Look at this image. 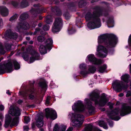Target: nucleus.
Instances as JSON below:
<instances>
[{
	"mask_svg": "<svg viewBox=\"0 0 131 131\" xmlns=\"http://www.w3.org/2000/svg\"><path fill=\"white\" fill-rule=\"evenodd\" d=\"M124 94L123 93H120L119 94L118 96L119 97H122V96H124Z\"/></svg>",
	"mask_w": 131,
	"mask_h": 131,
	"instance_id": "69168bd1",
	"label": "nucleus"
},
{
	"mask_svg": "<svg viewBox=\"0 0 131 131\" xmlns=\"http://www.w3.org/2000/svg\"><path fill=\"white\" fill-rule=\"evenodd\" d=\"M79 68L80 70V73L84 77H85V73L87 69V65L84 63L79 64Z\"/></svg>",
	"mask_w": 131,
	"mask_h": 131,
	"instance_id": "f3484780",
	"label": "nucleus"
},
{
	"mask_svg": "<svg viewBox=\"0 0 131 131\" xmlns=\"http://www.w3.org/2000/svg\"><path fill=\"white\" fill-rule=\"evenodd\" d=\"M25 27H24V28L25 29H27L29 27V25L28 24H27L26 25Z\"/></svg>",
	"mask_w": 131,
	"mask_h": 131,
	"instance_id": "603ef678",
	"label": "nucleus"
},
{
	"mask_svg": "<svg viewBox=\"0 0 131 131\" xmlns=\"http://www.w3.org/2000/svg\"><path fill=\"white\" fill-rule=\"evenodd\" d=\"M63 25V21L60 17H56L53 23L52 31L54 33H57L61 30Z\"/></svg>",
	"mask_w": 131,
	"mask_h": 131,
	"instance_id": "39448f33",
	"label": "nucleus"
},
{
	"mask_svg": "<svg viewBox=\"0 0 131 131\" xmlns=\"http://www.w3.org/2000/svg\"><path fill=\"white\" fill-rule=\"evenodd\" d=\"M16 18V17H11L9 20L10 21H12Z\"/></svg>",
	"mask_w": 131,
	"mask_h": 131,
	"instance_id": "864d4df0",
	"label": "nucleus"
},
{
	"mask_svg": "<svg viewBox=\"0 0 131 131\" xmlns=\"http://www.w3.org/2000/svg\"><path fill=\"white\" fill-rule=\"evenodd\" d=\"M1 13L3 16H7L8 14V9L5 7H3L1 9Z\"/></svg>",
	"mask_w": 131,
	"mask_h": 131,
	"instance_id": "5701e85b",
	"label": "nucleus"
},
{
	"mask_svg": "<svg viewBox=\"0 0 131 131\" xmlns=\"http://www.w3.org/2000/svg\"><path fill=\"white\" fill-rule=\"evenodd\" d=\"M83 1L82 0L80 1L79 3V6L80 8L82 7L83 6Z\"/></svg>",
	"mask_w": 131,
	"mask_h": 131,
	"instance_id": "c03bdc74",
	"label": "nucleus"
},
{
	"mask_svg": "<svg viewBox=\"0 0 131 131\" xmlns=\"http://www.w3.org/2000/svg\"><path fill=\"white\" fill-rule=\"evenodd\" d=\"M129 70H130V74H131V64H130L129 65Z\"/></svg>",
	"mask_w": 131,
	"mask_h": 131,
	"instance_id": "774afa93",
	"label": "nucleus"
},
{
	"mask_svg": "<svg viewBox=\"0 0 131 131\" xmlns=\"http://www.w3.org/2000/svg\"><path fill=\"white\" fill-rule=\"evenodd\" d=\"M51 10L52 12H56V14L57 16H61V12L60 9L57 7L52 8Z\"/></svg>",
	"mask_w": 131,
	"mask_h": 131,
	"instance_id": "393cba45",
	"label": "nucleus"
},
{
	"mask_svg": "<svg viewBox=\"0 0 131 131\" xmlns=\"http://www.w3.org/2000/svg\"><path fill=\"white\" fill-rule=\"evenodd\" d=\"M95 67L93 66L89 65L87 68V69L85 74V77L88 74H90L94 73L96 71Z\"/></svg>",
	"mask_w": 131,
	"mask_h": 131,
	"instance_id": "a211bd4d",
	"label": "nucleus"
},
{
	"mask_svg": "<svg viewBox=\"0 0 131 131\" xmlns=\"http://www.w3.org/2000/svg\"><path fill=\"white\" fill-rule=\"evenodd\" d=\"M103 22H105L108 27H112L114 26V21L113 17H103L102 18Z\"/></svg>",
	"mask_w": 131,
	"mask_h": 131,
	"instance_id": "ddd939ff",
	"label": "nucleus"
},
{
	"mask_svg": "<svg viewBox=\"0 0 131 131\" xmlns=\"http://www.w3.org/2000/svg\"><path fill=\"white\" fill-rule=\"evenodd\" d=\"M24 129V131H28L29 129L28 127L27 126H24L23 127Z\"/></svg>",
	"mask_w": 131,
	"mask_h": 131,
	"instance_id": "8fccbe9b",
	"label": "nucleus"
},
{
	"mask_svg": "<svg viewBox=\"0 0 131 131\" xmlns=\"http://www.w3.org/2000/svg\"><path fill=\"white\" fill-rule=\"evenodd\" d=\"M53 43V40L51 38H48L46 40L44 43L45 45L47 46V47L50 50L52 48V46Z\"/></svg>",
	"mask_w": 131,
	"mask_h": 131,
	"instance_id": "4be33fe9",
	"label": "nucleus"
},
{
	"mask_svg": "<svg viewBox=\"0 0 131 131\" xmlns=\"http://www.w3.org/2000/svg\"><path fill=\"white\" fill-rule=\"evenodd\" d=\"M73 129V128L72 127H70L68 128L66 131H72Z\"/></svg>",
	"mask_w": 131,
	"mask_h": 131,
	"instance_id": "5fc2aeb1",
	"label": "nucleus"
},
{
	"mask_svg": "<svg viewBox=\"0 0 131 131\" xmlns=\"http://www.w3.org/2000/svg\"><path fill=\"white\" fill-rule=\"evenodd\" d=\"M131 112V107L126 104L123 105L121 110L120 111L121 115L123 116Z\"/></svg>",
	"mask_w": 131,
	"mask_h": 131,
	"instance_id": "4468645a",
	"label": "nucleus"
},
{
	"mask_svg": "<svg viewBox=\"0 0 131 131\" xmlns=\"http://www.w3.org/2000/svg\"><path fill=\"white\" fill-rule=\"evenodd\" d=\"M92 126L91 124H88L86 126L84 131H92Z\"/></svg>",
	"mask_w": 131,
	"mask_h": 131,
	"instance_id": "7c9ffc66",
	"label": "nucleus"
},
{
	"mask_svg": "<svg viewBox=\"0 0 131 131\" xmlns=\"http://www.w3.org/2000/svg\"><path fill=\"white\" fill-rule=\"evenodd\" d=\"M98 124L100 127H102L105 129H108V128L107 125L104 121H100L99 122Z\"/></svg>",
	"mask_w": 131,
	"mask_h": 131,
	"instance_id": "a878e982",
	"label": "nucleus"
},
{
	"mask_svg": "<svg viewBox=\"0 0 131 131\" xmlns=\"http://www.w3.org/2000/svg\"><path fill=\"white\" fill-rule=\"evenodd\" d=\"M128 43L129 45H131V34L129 36L128 40Z\"/></svg>",
	"mask_w": 131,
	"mask_h": 131,
	"instance_id": "09e8293b",
	"label": "nucleus"
},
{
	"mask_svg": "<svg viewBox=\"0 0 131 131\" xmlns=\"http://www.w3.org/2000/svg\"><path fill=\"white\" fill-rule=\"evenodd\" d=\"M5 52V51L4 50L3 46L2 45L0 46V54H3Z\"/></svg>",
	"mask_w": 131,
	"mask_h": 131,
	"instance_id": "e433bc0d",
	"label": "nucleus"
},
{
	"mask_svg": "<svg viewBox=\"0 0 131 131\" xmlns=\"http://www.w3.org/2000/svg\"><path fill=\"white\" fill-rule=\"evenodd\" d=\"M109 126L111 127H112L113 126V123L112 121H111L109 123Z\"/></svg>",
	"mask_w": 131,
	"mask_h": 131,
	"instance_id": "6e6d98bb",
	"label": "nucleus"
},
{
	"mask_svg": "<svg viewBox=\"0 0 131 131\" xmlns=\"http://www.w3.org/2000/svg\"><path fill=\"white\" fill-rule=\"evenodd\" d=\"M60 127H59L58 125L56 124L55 125L54 127L53 131H59Z\"/></svg>",
	"mask_w": 131,
	"mask_h": 131,
	"instance_id": "58836bf2",
	"label": "nucleus"
},
{
	"mask_svg": "<svg viewBox=\"0 0 131 131\" xmlns=\"http://www.w3.org/2000/svg\"><path fill=\"white\" fill-rule=\"evenodd\" d=\"M47 46L44 44L40 45L39 48V51L40 53L42 54H45L47 53V50H49V49Z\"/></svg>",
	"mask_w": 131,
	"mask_h": 131,
	"instance_id": "412c9836",
	"label": "nucleus"
},
{
	"mask_svg": "<svg viewBox=\"0 0 131 131\" xmlns=\"http://www.w3.org/2000/svg\"><path fill=\"white\" fill-rule=\"evenodd\" d=\"M20 111L19 108H14L11 106L8 111L9 114L6 115L5 127H7L10 125L11 127L17 126L18 123L19 116L20 114Z\"/></svg>",
	"mask_w": 131,
	"mask_h": 131,
	"instance_id": "f03ea898",
	"label": "nucleus"
},
{
	"mask_svg": "<svg viewBox=\"0 0 131 131\" xmlns=\"http://www.w3.org/2000/svg\"><path fill=\"white\" fill-rule=\"evenodd\" d=\"M130 77V76L129 74H125L122 75L121 78V80L126 83H128L129 81H130L129 89L131 90V79L130 80H129Z\"/></svg>",
	"mask_w": 131,
	"mask_h": 131,
	"instance_id": "6ab92c4d",
	"label": "nucleus"
},
{
	"mask_svg": "<svg viewBox=\"0 0 131 131\" xmlns=\"http://www.w3.org/2000/svg\"><path fill=\"white\" fill-rule=\"evenodd\" d=\"M86 107L90 114H91L94 112L95 108L92 105V103L89 99L86 98L84 100Z\"/></svg>",
	"mask_w": 131,
	"mask_h": 131,
	"instance_id": "f8f14e48",
	"label": "nucleus"
},
{
	"mask_svg": "<svg viewBox=\"0 0 131 131\" xmlns=\"http://www.w3.org/2000/svg\"><path fill=\"white\" fill-rule=\"evenodd\" d=\"M107 68V66L105 64H104L103 65L100 67L99 69V71L101 73L103 72Z\"/></svg>",
	"mask_w": 131,
	"mask_h": 131,
	"instance_id": "c85d7f7f",
	"label": "nucleus"
},
{
	"mask_svg": "<svg viewBox=\"0 0 131 131\" xmlns=\"http://www.w3.org/2000/svg\"><path fill=\"white\" fill-rule=\"evenodd\" d=\"M29 15L28 13L25 12L22 14L20 16H28Z\"/></svg>",
	"mask_w": 131,
	"mask_h": 131,
	"instance_id": "a18cd8bd",
	"label": "nucleus"
},
{
	"mask_svg": "<svg viewBox=\"0 0 131 131\" xmlns=\"http://www.w3.org/2000/svg\"><path fill=\"white\" fill-rule=\"evenodd\" d=\"M49 26L47 25H45L43 27V29L45 31H47L49 29Z\"/></svg>",
	"mask_w": 131,
	"mask_h": 131,
	"instance_id": "a19ab883",
	"label": "nucleus"
},
{
	"mask_svg": "<svg viewBox=\"0 0 131 131\" xmlns=\"http://www.w3.org/2000/svg\"><path fill=\"white\" fill-rule=\"evenodd\" d=\"M12 4L14 6H17L18 4L17 2L15 1H12Z\"/></svg>",
	"mask_w": 131,
	"mask_h": 131,
	"instance_id": "de8ad7c7",
	"label": "nucleus"
},
{
	"mask_svg": "<svg viewBox=\"0 0 131 131\" xmlns=\"http://www.w3.org/2000/svg\"><path fill=\"white\" fill-rule=\"evenodd\" d=\"M12 67V64L10 62H8L6 64H5L3 65H0V74L4 73L5 71L7 72L8 73L11 72L13 70Z\"/></svg>",
	"mask_w": 131,
	"mask_h": 131,
	"instance_id": "9d476101",
	"label": "nucleus"
},
{
	"mask_svg": "<svg viewBox=\"0 0 131 131\" xmlns=\"http://www.w3.org/2000/svg\"><path fill=\"white\" fill-rule=\"evenodd\" d=\"M81 22V17H77L76 19V23H80Z\"/></svg>",
	"mask_w": 131,
	"mask_h": 131,
	"instance_id": "79ce46f5",
	"label": "nucleus"
},
{
	"mask_svg": "<svg viewBox=\"0 0 131 131\" xmlns=\"http://www.w3.org/2000/svg\"><path fill=\"white\" fill-rule=\"evenodd\" d=\"M117 41V38L112 34H106L100 35L98 38L99 45L96 47L95 54L97 57L104 58L107 55L108 50L104 46L99 44L104 43L108 47H113L115 46Z\"/></svg>",
	"mask_w": 131,
	"mask_h": 131,
	"instance_id": "f257e3e1",
	"label": "nucleus"
},
{
	"mask_svg": "<svg viewBox=\"0 0 131 131\" xmlns=\"http://www.w3.org/2000/svg\"><path fill=\"white\" fill-rule=\"evenodd\" d=\"M40 6V5L39 4H35L34 5V6L35 7H38Z\"/></svg>",
	"mask_w": 131,
	"mask_h": 131,
	"instance_id": "e2e57ef3",
	"label": "nucleus"
},
{
	"mask_svg": "<svg viewBox=\"0 0 131 131\" xmlns=\"http://www.w3.org/2000/svg\"><path fill=\"white\" fill-rule=\"evenodd\" d=\"M30 99H33L34 98V95L32 94H30L29 95V96Z\"/></svg>",
	"mask_w": 131,
	"mask_h": 131,
	"instance_id": "4d7b16f0",
	"label": "nucleus"
},
{
	"mask_svg": "<svg viewBox=\"0 0 131 131\" xmlns=\"http://www.w3.org/2000/svg\"><path fill=\"white\" fill-rule=\"evenodd\" d=\"M64 19L67 20H69L70 19V17H64Z\"/></svg>",
	"mask_w": 131,
	"mask_h": 131,
	"instance_id": "052dcab7",
	"label": "nucleus"
},
{
	"mask_svg": "<svg viewBox=\"0 0 131 131\" xmlns=\"http://www.w3.org/2000/svg\"><path fill=\"white\" fill-rule=\"evenodd\" d=\"M90 99L95 101V105L103 106L105 105L108 100L105 94H103L101 96L97 91H93L90 94Z\"/></svg>",
	"mask_w": 131,
	"mask_h": 131,
	"instance_id": "7ed1b4c3",
	"label": "nucleus"
},
{
	"mask_svg": "<svg viewBox=\"0 0 131 131\" xmlns=\"http://www.w3.org/2000/svg\"><path fill=\"white\" fill-rule=\"evenodd\" d=\"M112 85L113 89L117 92H121L122 89H127L128 87V85L127 84L123 85L122 82L119 80L113 81Z\"/></svg>",
	"mask_w": 131,
	"mask_h": 131,
	"instance_id": "0eeeda50",
	"label": "nucleus"
},
{
	"mask_svg": "<svg viewBox=\"0 0 131 131\" xmlns=\"http://www.w3.org/2000/svg\"><path fill=\"white\" fill-rule=\"evenodd\" d=\"M76 31V30L72 28H69L68 29V32L69 34H73Z\"/></svg>",
	"mask_w": 131,
	"mask_h": 131,
	"instance_id": "2f4dec72",
	"label": "nucleus"
},
{
	"mask_svg": "<svg viewBox=\"0 0 131 131\" xmlns=\"http://www.w3.org/2000/svg\"><path fill=\"white\" fill-rule=\"evenodd\" d=\"M51 97L49 96H48L46 99L45 104L48 106V105L49 104L50 101V100Z\"/></svg>",
	"mask_w": 131,
	"mask_h": 131,
	"instance_id": "f704fd0d",
	"label": "nucleus"
},
{
	"mask_svg": "<svg viewBox=\"0 0 131 131\" xmlns=\"http://www.w3.org/2000/svg\"><path fill=\"white\" fill-rule=\"evenodd\" d=\"M67 126L66 125H61L60 126L59 131H65Z\"/></svg>",
	"mask_w": 131,
	"mask_h": 131,
	"instance_id": "473e14b6",
	"label": "nucleus"
},
{
	"mask_svg": "<svg viewBox=\"0 0 131 131\" xmlns=\"http://www.w3.org/2000/svg\"><path fill=\"white\" fill-rule=\"evenodd\" d=\"M53 21V19L52 17H46L45 21L48 24H50Z\"/></svg>",
	"mask_w": 131,
	"mask_h": 131,
	"instance_id": "cd10ccee",
	"label": "nucleus"
},
{
	"mask_svg": "<svg viewBox=\"0 0 131 131\" xmlns=\"http://www.w3.org/2000/svg\"><path fill=\"white\" fill-rule=\"evenodd\" d=\"M42 116H37L36 119V125L38 127H42L43 125Z\"/></svg>",
	"mask_w": 131,
	"mask_h": 131,
	"instance_id": "aec40b11",
	"label": "nucleus"
},
{
	"mask_svg": "<svg viewBox=\"0 0 131 131\" xmlns=\"http://www.w3.org/2000/svg\"><path fill=\"white\" fill-rule=\"evenodd\" d=\"M22 57L25 61H27L29 58L28 55L27 54H24L22 55Z\"/></svg>",
	"mask_w": 131,
	"mask_h": 131,
	"instance_id": "ea45409f",
	"label": "nucleus"
},
{
	"mask_svg": "<svg viewBox=\"0 0 131 131\" xmlns=\"http://www.w3.org/2000/svg\"><path fill=\"white\" fill-rule=\"evenodd\" d=\"M13 63L14 64V67L15 70H18L20 68V65L16 60L14 61H13Z\"/></svg>",
	"mask_w": 131,
	"mask_h": 131,
	"instance_id": "c756f323",
	"label": "nucleus"
},
{
	"mask_svg": "<svg viewBox=\"0 0 131 131\" xmlns=\"http://www.w3.org/2000/svg\"><path fill=\"white\" fill-rule=\"evenodd\" d=\"M39 86L42 88H45L46 86V83L45 81L40 82L39 83Z\"/></svg>",
	"mask_w": 131,
	"mask_h": 131,
	"instance_id": "72a5a7b5",
	"label": "nucleus"
},
{
	"mask_svg": "<svg viewBox=\"0 0 131 131\" xmlns=\"http://www.w3.org/2000/svg\"><path fill=\"white\" fill-rule=\"evenodd\" d=\"M85 108L83 102L81 100L77 101L72 106V109L75 112H83Z\"/></svg>",
	"mask_w": 131,
	"mask_h": 131,
	"instance_id": "6e6552de",
	"label": "nucleus"
},
{
	"mask_svg": "<svg viewBox=\"0 0 131 131\" xmlns=\"http://www.w3.org/2000/svg\"><path fill=\"white\" fill-rule=\"evenodd\" d=\"M130 96H131V91H128L127 92L126 96L128 97Z\"/></svg>",
	"mask_w": 131,
	"mask_h": 131,
	"instance_id": "49530a36",
	"label": "nucleus"
},
{
	"mask_svg": "<svg viewBox=\"0 0 131 131\" xmlns=\"http://www.w3.org/2000/svg\"><path fill=\"white\" fill-rule=\"evenodd\" d=\"M94 15L93 16H103L102 13L100 12H96L93 13Z\"/></svg>",
	"mask_w": 131,
	"mask_h": 131,
	"instance_id": "c9c22d12",
	"label": "nucleus"
},
{
	"mask_svg": "<svg viewBox=\"0 0 131 131\" xmlns=\"http://www.w3.org/2000/svg\"><path fill=\"white\" fill-rule=\"evenodd\" d=\"M14 36L12 37V38L14 39H16L17 37V35L16 34H13Z\"/></svg>",
	"mask_w": 131,
	"mask_h": 131,
	"instance_id": "3c124183",
	"label": "nucleus"
},
{
	"mask_svg": "<svg viewBox=\"0 0 131 131\" xmlns=\"http://www.w3.org/2000/svg\"><path fill=\"white\" fill-rule=\"evenodd\" d=\"M53 84H54L53 83V81H51L50 83V85L51 86H52L53 85Z\"/></svg>",
	"mask_w": 131,
	"mask_h": 131,
	"instance_id": "338daca9",
	"label": "nucleus"
},
{
	"mask_svg": "<svg viewBox=\"0 0 131 131\" xmlns=\"http://www.w3.org/2000/svg\"><path fill=\"white\" fill-rule=\"evenodd\" d=\"M6 93L9 95L11 94V92H10V91L9 90H8L6 91Z\"/></svg>",
	"mask_w": 131,
	"mask_h": 131,
	"instance_id": "0e129e2a",
	"label": "nucleus"
},
{
	"mask_svg": "<svg viewBox=\"0 0 131 131\" xmlns=\"http://www.w3.org/2000/svg\"><path fill=\"white\" fill-rule=\"evenodd\" d=\"M4 109V106L2 105H1L0 106V110H3Z\"/></svg>",
	"mask_w": 131,
	"mask_h": 131,
	"instance_id": "bf43d9fd",
	"label": "nucleus"
},
{
	"mask_svg": "<svg viewBox=\"0 0 131 131\" xmlns=\"http://www.w3.org/2000/svg\"><path fill=\"white\" fill-rule=\"evenodd\" d=\"M86 63H88L89 62L92 64L95 65H99L102 63V61L97 59L93 54H91L88 55L85 59Z\"/></svg>",
	"mask_w": 131,
	"mask_h": 131,
	"instance_id": "1a4fd4ad",
	"label": "nucleus"
},
{
	"mask_svg": "<svg viewBox=\"0 0 131 131\" xmlns=\"http://www.w3.org/2000/svg\"><path fill=\"white\" fill-rule=\"evenodd\" d=\"M31 53L32 56L30 58L29 63H31L35 60L41 59V58L40 57L39 54L35 51L32 50Z\"/></svg>",
	"mask_w": 131,
	"mask_h": 131,
	"instance_id": "2eb2a0df",
	"label": "nucleus"
},
{
	"mask_svg": "<svg viewBox=\"0 0 131 131\" xmlns=\"http://www.w3.org/2000/svg\"><path fill=\"white\" fill-rule=\"evenodd\" d=\"M40 30V29L39 28H37L36 29V31L34 33V34H36V32H37L38 31H39Z\"/></svg>",
	"mask_w": 131,
	"mask_h": 131,
	"instance_id": "680f3d73",
	"label": "nucleus"
},
{
	"mask_svg": "<svg viewBox=\"0 0 131 131\" xmlns=\"http://www.w3.org/2000/svg\"><path fill=\"white\" fill-rule=\"evenodd\" d=\"M119 112L118 109H116L112 111L111 112L108 114V117L111 119L117 121L120 119L119 117H115L114 116L118 114Z\"/></svg>",
	"mask_w": 131,
	"mask_h": 131,
	"instance_id": "dca6fc26",
	"label": "nucleus"
},
{
	"mask_svg": "<svg viewBox=\"0 0 131 131\" xmlns=\"http://www.w3.org/2000/svg\"><path fill=\"white\" fill-rule=\"evenodd\" d=\"M46 114L47 118H50L54 120L57 117V115L56 111L51 108H47L45 109Z\"/></svg>",
	"mask_w": 131,
	"mask_h": 131,
	"instance_id": "9b49d317",
	"label": "nucleus"
},
{
	"mask_svg": "<svg viewBox=\"0 0 131 131\" xmlns=\"http://www.w3.org/2000/svg\"><path fill=\"white\" fill-rule=\"evenodd\" d=\"M44 39V37L42 36H39L38 38V40L40 42L42 41Z\"/></svg>",
	"mask_w": 131,
	"mask_h": 131,
	"instance_id": "37998d69",
	"label": "nucleus"
},
{
	"mask_svg": "<svg viewBox=\"0 0 131 131\" xmlns=\"http://www.w3.org/2000/svg\"><path fill=\"white\" fill-rule=\"evenodd\" d=\"M43 11V8H39L36 10H31L32 14H41Z\"/></svg>",
	"mask_w": 131,
	"mask_h": 131,
	"instance_id": "b1692460",
	"label": "nucleus"
},
{
	"mask_svg": "<svg viewBox=\"0 0 131 131\" xmlns=\"http://www.w3.org/2000/svg\"><path fill=\"white\" fill-rule=\"evenodd\" d=\"M29 3L26 0H23L21 2L20 6L23 8L26 7L29 5Z\"/></svg>",
	"mask_w": 131,
	"mask_h": 131,
	"instance_id": "bb28decb",
	"label": "nucleus"
},
{
	"mask_svg": "<svg viewBox=\"0 0 131 131\" xmlns=\"http://www.w3.org/2000/svg\"><path fill=\"white\" fill-rule=\"evenodd\" d=\"M86 21L88 22L87 26L88 28L92 29L100 27L102 24L99 17H85Z\"/></svg>",
	"mask_w": 131,
	"mask_h": 131,
	"instance_id": "20e7f679",
	"label": "nucleus"
},
{
	"mask_svg": "<svg viewBox=\"0 0 131 131\" xmlns=\"http://www.w3.org/2000/svg\"><path fill=\"white\" fill-rule=\"evenodd\" d=\"M93 129L94 130V131H102L101 130L98 129L97 128H95Z\"/></svg>",
	"mask_w": 131,
	"mask_h": 131,
	"instance_id": "13d9d810",
	"label": "nucleus"
},
{
	"mask_svg": "<svg viewBox=\"0 0 131 131\" xmlns=\"http://www.w3.org/2000/svg\"><path fill=\"white\" fill-rule=\"evenodd\" d=\"M24 119L25 122L26 123H28L30 121V119L28 116H25Z\"/></svg>",
	"mask_w": 131,
	"mask_h": 131,
	"instance_id": "4c0bfd02",
	"label": "nucleus"
},
{
	"mask_svg": "<svg viewBox=\"0 0 131 131\" xmlns=\"http://www.w3.org/2000/svg\"><path fill=\"white\" fill-rule=\"evenodd\" d=\"M84 117L80 114H73L71 124L73 126L79 127L83 123Z\"/></svg>",
	"mask_w": 131,
	"mask_h": 131,
	"instance_id": "423d86ee",
	"label": "nucleus"
}]
</instances>
